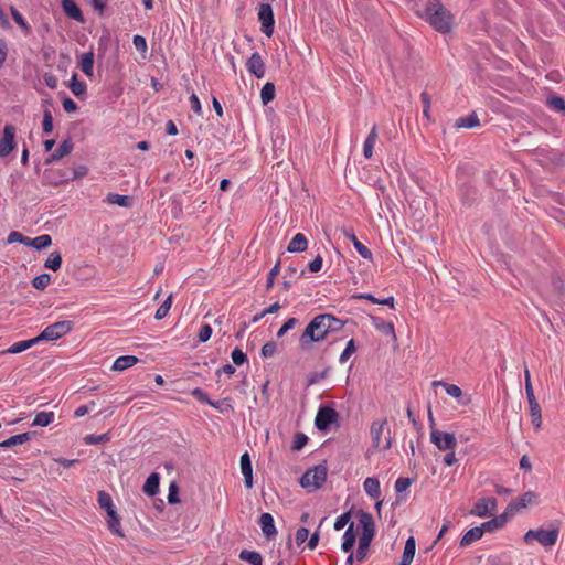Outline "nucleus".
Segmentation results:
<instances>
[{"label": "nucleus", "instance_id": "nucleus-57", "mask_svg": "<svg viewBox=\"0 0 565 565\" xmlns=\"http://www.w3.org/2000/svg\"><path fill=\"white\" fill-rule=\"evenodd\" d=\"M413 483V479L407 477H401L395 481V491L402 493L406 491Z\"/></svg>", "mask_w": 565, "mask_h": 565}, {"label": "nucleus", "instance_id": "nucleus-53", "mask_svg": "<svg viewBox=\"0 0 565 565\" xmlns=\"http://www.w3.org/2000/svg\"><path fill=\"white\" fill-rule=\"evenodd\" d=\"M10 11H11L12 19L15 21V23H18L26 33H30L31 28L25 22L22 14L14 7H11Z\"/></svg>", "mask_w": 565, "mask_h": 565}, {"label": "nucleus", "instance_id": "nucleus-1", "mask_svg": "<svg viewBox=\"0 0 565 565\" xmlns=\"http://www.w3.org/2000/svg\"><path fill=\"white\" fill-rule=\"evenodd\" d=\"M439 33L451 31L454 15L439 0H427L424 14L420 15Z\"/></svg>", "mask_w": 565, "mask_h": 565}, {"label": "nucleus", "instance_id": "nucleus-52", "mask_svg": "<svg viewBox=\"0 0 565 565\" xmlns=\"http://www.w3.org/2000/svg\"><path fill=\"white\" fill-rule=\"evenodd\" d=\"M433 384L434 385H443L446 388L447 394L450 395L451 397L458 398L462 395V391L458 385L447 384L441 381H439V382L435 381Z\"/></svg>", "mask_w": 565, "mask_h": 565}, {"label": "nucleus", "instance_id": "nucleus-22", "mask_svg": "<svg viewBox=\"0 0 565 565\" xmlns=\"http://www.w3.org/2000/svg\"><path fill=\"white\" fill-rule=\"evenodd\" d=\"M160 484V475L158 472H152L145 481L142 486V491L148 497H154L159 491Z\"/></svg>", "mask_w": 565, "mask_h": 565}, {"label": "nucleus", "instance_id": "nucleus-63", "mask_svg": "<svg viewBox=\"0 0 565 565\" xmlns=\"http://www.w3.org/2000/svg\"><path fill=\"white\" fill-rule=\"evenodd\" d=\"M277 350V344L275 341H269V342H266L263 347H262V355L264 358H271L275 352Z\"/></svg>", "mask_w": 565, "mask_h": 565}, {"label": "nucleus", "instance_id": "nucleus-9", "mask_svg": "<svg viewBox=\"0 0 565 565\" xmlns=\"http://www.w3.org/2000/svg\"><path fill=\"white\" fill-rule=\"evenodd\" d=\"M430 441L441 451L455 450L457 440L454 434L431 428Z\"/></svg>", "mask_w": 565, "mask_h": 565}, {"label": "nucleus", "instance_id": "nucleus-4", "mask_svg": "<svg viewBox=\"0 0 565 565\" xmlns=\"http://www.w3.org/2000/svg\"><path fill=\"white\" fill-rule=\"evenodd\" d=\"M328 476V469L323 465H317L308 469L300 478V484L305 489L317 490L322 487Z\"/></svg>", "mask_w": 565, "mask_h": 565}, {"label": "nucleus", "instance_id": "nucleus-40", "mask_svg": "<svg viewBox=\"0 0 565 565\" xmlns=\"http://www.w3.org/2000/svg\"><path fill=\"white\" fill-rule=\"evenodd\" d=\"M62 265V256L60 252H53L50 254L47 259L44 263V267L56 271L61 268Z\"/></svg>", "mask_w": 565, "mask_h": 565}, {"label": "nucleus", "instance_id": "nucleus-39", "mask_svg": "<svg viewBox=\"0 0 565 565\" xmlns=\"http://www.w3.org/2000/svg\"><path fill=\"white\" fill-rule=\"evenodd\" d=\"M54 419L53 412H40L35 415L32 426H49Z\"/></svg>", "mask_w": 565, "mask_h": 565}, {"label": "nucleus", "instance_id": "nucleus-50", "mask_svg": "<svg viewBox=\"0 0 565 565\" xmlns=\"http://www.w3.org/2000/svg\"><path fill=\"white\" fill-rule=\"evenodd\" d=\"M329 371H330V367L327 366L326 369H323L321 372H313V373H310L307 377L308 380V386H311L324 379L328 377L329 375Z\"/></svg>", "mask_w": 565, "mask_h": 565}, {"label": "nucleus", "instance_id": "nucleus-17", "mask_svg": "<svg viewBox=\"0 0 565 565\" xmlns=\"http://www.w3.org/2000/svg\"><path fill=\"white\" fill-rule=\"evenodd\" d=\"M241 469L244 476V483L247 489L253 487V466L248 452L241 456Z\"/></svg>", "mask_w": 565, "mask_h": 565}, {"label": "nucleus", "instance_id": "nucleus-32", "mask_svg": "<svg viewBox=\"0 0 565 565\" xmlns=\"http://www.w3.org/2000/svg\"><path fill=\"white\" fill-rule=\"evenodd\" d=\"M479 125H480V120L478 118V115L475 111L469 114L467 117H459L455 122L456 128H467V129L475 128Z\"/></svg>", "mask_w": 565, "mask_h": 565}, {"label": "nucleus", "instance_id": "nucleus-31", "mask_svg": "<svg viewBox=\"0 0 565 565\" xmlns=\"http://www.w3.org/2000/svg\"><path fill=\"white\" fill-rule=\"evenodd\" d=\"M363 488L372 499L377 500L381 497L380 481L376 478H366Z\"/></svg>", "mask_w": 565, "mask_h": 565}, {"label": "nucleus", "instance_id": "nucleus-42", "mask_svg": "<svg viewBox=\"0 0 565 565\" xmlns=\"http://www.w3.org/2000/svg\"><path fill=\"white\" fill-rule=\"evenodd\" d=\"M52 244V238L47 234L40 235L35 238H31L30 247H33L38 250L44 249Z\"/></svg>", "mask_w": 565, "mask_h": 565}, {"label": "nucleus", "instance_id": "nucleus-60", "mask_svg": "<svg viewBox=\"0 0 565 565\" xmlns=\"http://www.w3.org/2000/svg\"><path fill=\"white\" fill-rule=\"evenodd\" d=\"M231 356L233 363L238 366L247 361V355L239 348H235L232 351Z\"/></svg>", "mask_w": 565, "mask_h": 565}, {"label": "nucleus", "instance_id": "nucleus-26", "mask_svg": "<svg viewBox=\"0 0 565 565\" xmlns=\"http://www.w3.org/2000/svg\"><path fill=\"white\" fill-rule=\"evenodd\" d=\"M483 533H484V531L481 525L475 526V527L468 530L463 534V536L460 540L459 545L461 547L468 546V545L472 544L473 542L480 540L482 537Z\"/></svg>", "mask_w": 565, "mask_h": 565}, {"label": "nucleus", "instance_id": "nucleus-11", "mask_svg": "<svg viewBox=\"0 0 565 565\" xmlns=\"http://www.w3.org/2000/svg\"><path fill=\"white\" fill-rule=\"evenodd\" d=\"M15 127L13 125H6L3 128V137L0 140V157L9 156L15 148Z\"/></svg>", "mask_w": 565, "mask_h": 565}, {"label": "nucleus", "instance_id": "nucleus-20", "mask_svg": "<svg viewBox=\"0 0 565 565\" xmlns=\"http://www.w3.org/2000/svg\"><path fill=\"white\" fill-rule=\"evenodd\" d=\"M509 515H511V514L508 513V510L505 509V511L502 514L497 515V516H494L493 519H491V520H489L487 522H483L481 524V526H482L484 532H493V531L504 526V524L508 521Z\"/></svg>", "mask_w": 565, "mask_h": 565}, {"label": "nucleus", "instance_id": "nucleus-49", "mask_svg": "<svg viewBox=\"0 0 565 565\" xmlns=\"http://www.w3.org/2000/svg\"><path fill=\"white\" fill-rule=\"evenodd\" d=\"M171 305H172V295H169L168 298L163 301V303L157 309L154 318L157 320L163 319L168 315V312L171 308Z\"/></svg>", "mask_w": 565, "mask_h": 565}, {"label": "nucleus", "instance_id": "nucleus-43", "mask_svg": "<svg viewBox=\"0 0 565 565\" xmlns=\"http://www.w3.org/2000/svg\"><path fill=\"white\" fill-rule=\"evenodd\" d=\"M131 198L128 195H121L116 193H109L107 195V202L110 204H118L119 206L129 207L131 205Z\"/></svg>", "mask_w": 565, "mask_h": 565}, {"label": "nucleus", "instance_id": "nucleus-27", "mask_svg": "<svg viewBox=\"0 0 565 565\" xmlns=\"http://www.w3.org/2000/svg\"><path fill=\"white\" fill-rule=\"evenodd\" d=\"M107 526L108 529L116 535L124 537L125 534L122 532L121 525H120V516L117 514L116 510H110L107 513Z\"/></svg>", "mask_w": 565, "mask_h": 565}, {"label": "nucleus", "instance_id": "nucleus-55", "mask_svg": "<svg viewBox=\"0 0 565 565\" xmlns=\"http://www.w3.org/2000/svg\"><path fill=\"white\" fill-rule=\"evenodd\" d=\"M21 243L25 246H30L31 238L22 235L20 232L13 231L8 236V243Z\"/></svg>", "mask_w": 565, "mask_h": 565}, {"label": "nucleus", "instance_id": "nucleus-13", "mask_svg": "<svg viewBox=\"0 0 565 565\" xmlns=\"http://www.w3.org/2000/svg\"><path fill=\"white\" fill-rule=\"evenodd\" d=\"M537 494L533 491L525 492L519 500L512 501L508 504L507 510L508 513L513 515L514 513L519 512L522 509L527 508L529 505L533 504L536 500Z\"/></svg>", "mask_w": 565, "mask_h": 565}, {"label": "nucleus", "instance_id": "nucleus-3", "mask_svg": "<svg viewBox=\"0 0 565 565\" xmlns=\"http://www.w3.org/2000/svg\"><path fill=\"white\" fill-rule=\"evenodd\" d=\"M358 516L362 527V533L359 539L355 557L358 562H363L367 556L370 545L375 535V523L373 516L363 510L358 512Z\"/></svg>", "mask_w": 565, "mask_h": 565}, {"label": "nucleus", "instance_id": "nucleus-38", "mask_svg": "<svg viewBox=\"0 0 565 565\" xmlns=\"http://www.w3.org/2000/svg\"><path fill=\"white\" fill-rule=\"evenodd\" d=\"M97 502L99 508L105 510L106 513H108L110 510H115L111 497L104 490L98 491Z\"/></svg>", "mask_w": 565, "mask_h": 565}, {"label": "nucleus", "instance_id": "nucleus-61", "mask_svg": "<svg viewBox=\"0 0 565 565\" xmlns=\"http://www.w3.org/2000/svg\"><path fill=\"white\" fill-rule=\"evenodd\" d=\"M180 502L179 499V487L175 482H172L169 487V493H168V503L169 504H175Z\"/></svg>", "mask_w": 565, "mask_h": 565}, {"label": "nucleus", "instance_id": "nucleus-15", "mask_svg": "<svg viewBox=\"0 0 565 565\" xmlns=\"http://www.w3.org/2000/svg\"><path fill=\"white\" fill-rule=\"evenodd\" d=\"M259 525L262 527L263 534L267 540H273L276 534L277 530L274 524V518L270 513L265 512L259 516Z\"/></svg>", "mask_w": 565, "mask_h": 565}, {"label": "nucleus", "instance_id": "nucleus-19", "mask_svg": "<svg viewBox=\"0 0 565 565\" xmlns=\"http://www.w3.org/2000/svg\"><path fill=\"white\" fill-rule=\"evenodd\" d=\"M387 424V419L373 422L371 425L370 434L372 437V447L377 449L381 446V437L384 433V426Z\"/></svg>", "mask_w": 565, "mask_h": 565}, {"label": "nucleus", "instance_id": "nucleus-28", "mask_svg": "<svg viewBox=\"0 0 565 565\" xmlns=\"http://www.w3.org/2000/svg\"><path fill=\"white\" fill-rule=\"evenodd\" d=\"M344 235L352 242L354 248L364 259H372L371 250L358 239L353 232L344 231Z\"/></svg>", "mask_w": 565, "mask_h": 565}, {"label": "nucleus", "instance_id": "nucleus-24", "mask_svg": "<svg viewBox=\"0 0 565 565\" xmlns=\"http://www.w3.org/2000/svg\"><path fill=\"white\" fill-rule=\"evenodd\" d=\"M416 552V542L414 536L406 540L402 559L398 565H411Z\"/></svg>", "mask_w": 565, "mask_h": 565}, {"label": "nucleus", "instance_id": "nucleus-36", "mask_svg": "<svg viewBox=\"0 0 565 565\" xmlns=\"http://www.w3.org/2000/svg\"><path fill=\"white\" fill-rule=\"evenodd\" d=\"M79 67L85 75H87V76L93 75V67H94V53L93 52H86L82 55Z\"/></svg>", "mask_w": 565, "mask_h": 565}, {"label": "nucleus", "instance_id": "nucleus-10", "mask_svg": "<svg viewBox=\"0 0 565 565\" xmlns=\"http://www.w3.org/2000/svg\"><path fill=\"white\" fill-rule=\"evenodd\" d=\"M258 20L262 23V32L267 36H271L274 33V12L269 3H260L258 8Z\"/></svg>", "mask_w": 565, "mask_h": 565}, {"label": "nucleus", "instance_id": "nucleus-23", "mask_svg": "<svg viewBox=\"0 0 565 565\" xmlns=\"http://www.w3.org/2000/svg\"><path fill=\"white\" fill-rule=\"evenodd\" d=\"M373 327L382 332L385 335H391L394 340H396L394 324L392 322H386L382 318L372 316L371 317Z\"/></svg>", "mask_w": 565, "mask_h": 565}, {"label": "nucleus", "instance_id": "nucleus-51", "mask_svg": "<svg viewBox=\"0 0 565 565\" xmlns=\"http://www.w3.org/2000/svg\"><path fill=\"white\" fill-rule=\"evenodd\" d=\"M280 265L281 262L278 259L275 264V266L270 269V271L267 275V281H266V290H270L274 287L275 278L280 273Z\"/></svg>", "mask_w": 565, "mask_h": 565}, {"label": "nucleus", "instance_id": "nucleus-5", "mask_svg": "<svg viewBox=\"0 0 565 565\" xmlns=\"http://www.w3.org/2000/svg\"><path fill=\"white\" fill-rule=\"evenodd\" d=\"M558 534V529L545 530L540 527L537 530H529L523 539L526 544L537 540L543 546H552L557 542Z\"/></svg>", "mask_w": 565, "mask_h": 565}, {"label": "nucleus", "instance_id": "nucleus-16", "mask_svg": "<svg viewBox=\"0 0 565 565\" xmlns=\"http://www.w3.org/2000/svg\"><path fill=\"white\" fill-rule=\"evenodd\" d=\"M74 148V145L70 138L63 140L57 149L46 159L45 163L51 164L52 162L58 161L65 156L70 154Z\"/></svg>", "mask_w": 565, "mask_h": 565}, {"label": "nucleus", "instance_id": "nucleus-2", "mask_svg": "<svg viewBox=\"0 0 565 565\" xmlns=\"http://www.w3.org/2000/svg\"><path fill=\"white\" fill-rule=\"evenodd\" d=\"M322 313L313 317L308 326L305 328L299 338V348L302 351H310L313 344L324 341L328 335L327 322Z\"/></svg>", "mask_w": 565, "mask_h": 565}, {"label": "nucleus", "instance_id": "nucleus-12", "mask_svg": "<svg viewBox=\"0 0 565 565\" xmlns=\"http://www.w3.org/2000/svg\"><path fill=\"white\" fill-rule=\"evenodd\" d=\"M497 500L494 498H481L471 510V514L484 518L495 511Z\"/></svg>", "mask_w": 565, "mask_h": 565}, {"label": "nucleus", "instance_id": "nucleus-37", "mask_svg": "<svg viewBox=\"0 0 565 565\" xmlns=\"http://www.w3.org/2000/svg\"><path fill=\"white\" fill-rule=\"evenodd\" d=\"M38 342H39L38 337H35L33 339H30V340L19 341V342L13 343L7 350V352L8 353H12V354L20 353V352H23V351L30 349L31 347H33Z\"/></svg>", "mask_w": 565, "mask_h": 565}, {"label": "nucleus", "instance_id": "nucleus-21", "mask_svg": "<svg viewBox=\"0 0 565 565\" xmlns=\"http://www.w3.org/2000/svg\"><path fill=\"white\" fill-rule=\"evenodd\" d=\"M62 7L66 17L76 20L78 22H84V15L79 9V7L73 0H62Z\"/></svg>", "mask_w": 565, "mask_h": 565}, {"label": "nucleus", "instance_id": "nucleus-8", "mask_svg": "<svg viewBox=\"0 0 565 565\" xmlns=\"http://www.w3.org/2000/svg\"><path fill=\"white\" fill-rule=\"evenodd\" d=\"M339 418L338 412L329 406H321L316 415L315 425L318 430L327 431Z\"/></svg>", "mask_w": 565, "mask_h": 565}, {"label": "nucleus", "instance_id": "nucleus-25", "mask_svg": "<svg viewBox=\"0 0 565 565\" xmlns=\"http://www.w3.org/2000/svg\"><path fill=\"white\" fill-rule=\"evenodd\" d=\"M308 241L302 233L296 234L287 246L288 253H301L307 249Z\"/></svg>", "mask_w": 565, "mask_h": 565}, {"label": "nucleus", "instance_id": "nucleus-14", "mask_svg": "<svg viewBox=\"0 0 565 565\" xmlns=\"http://www.w3.org/2000/svg\"><path fill=\"white\" fill-rule=\"evenodd\" d=\"M247 70L257 78H263L265 75V64L258 52H254L246 63Z\"/></svg>", "mask_w": 565, "mask_h": 565}, {"label": "nucleus", "instance_id": "nucleus-48", "mask_svg": "<svg viewBox=\"0 0 565 565\" xmlns=\"http://www.w3.org/2000/svg\"><path fill=\"white\" fill-rule=\"evenodd\" d=\"M308 443V437L306 434L298 431L294 435L291 450L299 451L301 450Z\"/></svg>", "mask_w": 565, "mask_h": 565}, {"label": "nucleus", "instance_id": "nucleus-58", "mask_svg": "<svg viewBox=\"0 0 565 565\" xmlns=\"http://www.w3.org/2000/svg\"><path fill=\"white\" fill-rule=\"evenodd\" d=\"M43 131L45 134H51L53 130V117L49 109L43 111V122H42Z\"/></svg>", "mask_w": 565, "mask_h": 565}, {"label": "nucleus", "instance_id": "nucleus-30", "mask_svg": "<svg viewBox=\"0 0 565 565\" xmlns=\"http://www.w3.org/2000/svg\"><path fill=\"white\" fill-rule=\"evenodd\" d=\"M138 362V358L135 355H121L117 358L113 364L114 371H125L126 369L134 366Z\"/></svg>", "mask_w": 565, "mask_h": 565}, {"label": "nucleus", "instance_id": "nucleus-6", "mask_svg": "<svg viewBox=\"0 0 565 565\" xmlns=\"http://www.w3.org/2000/svg\"><path fill=\"white\" fill-rule=\"evenodd\" d=\"M73 322L70 320L57 321L47 326L39 335V342L42 340L54 341L71 332Z\"/></svg>", "mask_w": 565, "mask_h": 565}, {"label": "nucleus", "instance_id": "nucleus-29", "mask_svg": "<svg viewBox=\"0 0 565 565\" xmlns=\"http://www.w3.org/2000/svg\"><path fill=\"white\" fill-rule=\"evenodd\" d=\"M353 522L350 523L349 527L345 530L343 534V541L341 543V550L349 553L352 552V548L356 541V534L353 529Z\"/></svg>", "mask_w": 565, "mask_h": 565}, {"label": "nucleus", "instance_id": "nucleus-35", "mask_svg": "<svg viewBox=\"0 0 565 565\" xmlns=\"http://www.w3.org/2000/svg\"><path fill=\"white\" fill-rule=\"evenodd\" d=\"M239 559L249 563L250 565H263L262 555L256 551L243 550L238 555Z\"/></svg>", "mask_w": 565, "mask_h": 565}, {"label": "nucleus", "instance_id": "nucleus-44", "mask_svg": "<svg viewBox=\"0 0 565 565\" xmlns=\"http://www.w3.org/2000/svg\"><path fill=\"white\" fill-rule=\"evenodd\" d=\"M70 89L77 97H81L86 93V84L84 82H81L77 79L76 73L73 74V76H72V79L70 83Z\"/></svg>", "mask_w": 565, "mask_h": 565}, {"label": "nucleus", "instance_id": "nucleus-64", "mask_svg": "<svg viewBox=\"0 0 565 565\" xmlns=\"http://www.w3.org/2000/svg\"><path fill=\"white\" fill-rule=\"evenodd\" d=\"M212 335V328L210 324H203L199 331L198 338L200 342H206Z\"/></svg>", "mask_w": 565, "mask_h": 565}, {"label": "nucleus", "instance_id": "nucleus-33", "mask_svg": "<svg viewBox=\"0 0 565 565\" xmlns=\"http://www.w3.org/2000/svg\"><path fill=\"white\" fill-rule=\"evenodd\" d=\"M322 315L324 316L329 334L341 331L347 323V321L340 320L331 313Z\"/></svg>", "mask_w": 565, "mask_h": 565}, {"label": "nucleus", "instance_id": "nucleus-18", "mask_svg": "<svg viewBox=\"0 0 565 565\" xmlns=\"http://www.w3.org/2000/svg\"><path fill=\"white\" fill-rule=\"evenodd\" d=\"M36 435L35 431H26L9 437L8 439L0 443V447L10 448L13 446L22 445L31 440Z\"/></svg>", "mask_w": 565, "mask_h": 565}, {"label": "nucleus", "instance_id": "nucleus-45", "mask_svg": "<svg viewBox=\"0 0 565 565\" xmlns=\"http://www.w3.org/2000/svg\"><path fill=\"white\" fill-rule=\"evenodd\" d=\"M550 109L557 113H565V99L561 96H551L546 100Z\"/></svg>", "mask_w": 565, "mask_h": 565}, {"label": "nucleus", "instance_id": "nucleus-56", "mask_svg": "<svg viewBox=\"0 0 565 565\" xmlns=\"http://www.w3.org/2000/svg\"><path fill=\"white\" fill-rule=\"evenodd\" d=\"M420 99L423 103V115L429 120L430 119L431 97L427 92H423L420 94Z\"/></svg>", "mask_w": 565, "mask_h": 565}, {"label": "nucleus", "instance_id": "nucleus-54", "mask_svg": "<svg viewBox=\"0 0 565 565\" xmlns=\"http://www.w3.org/2000/svg\"><path fill=\"white\" fill-rule=\"evenodd\" d=\"M356 351L355 341L353 339L349 340L345 349L340 354V362L344 363L349 360V358Z\"/></svg>", "mask_w": 565, "mask_h": 565}, {"label": "nucleus", "instance_id": "nucleus-59", "mask_svg": "<svg viewBox=\"0 0 565 565\" xmlns=\"http://www.w3.org/2000/svg\"><path fill=\"white\" fill-rule=\"evenodd\" d=\"M299 322L297 318H289L278 330L277 337L282 338L289 330L295 328V326Z\"/></svg>", "mask_w": 565, "mask_h": 565}, {"label": "nucleus", "instance_id": "nucleus-47", "mask_svg": "<svg viewBox=\"0 0 565 565\" xmlns=\"http://www.w3.org/2000/svg\"><path fill=\"white\" fill-rule=\"evenodd\" d=\"M51 281V275L47 273L38 275L32 280V286L38 290H44Z\"/></svg>", "mask_w": 565, "mask_h": 565}, {"label": "nucleus", "instance_id": "nucleus-34", "mask_svg": "<svg viewBox=\"0 0 565 565\" xmlns=\"http://www.w3.org/2000/svg\"><path fill=\"white\" fill-rule=\"evenodd\" d=\"M376 139H377V129H376V126H373L365 139L364 147H363V154L365 158L369 159L372 157L373 148H374V143H375Z\"/></svg>", "mask_w": 565, "mask_h": 565}, {"label": "nucleus", "instance_id": "nucleus-7", "mask_svg": "<svg viewBox=\"0 0 565 565\" xmlns=\"http://www.w3.org/2000/svg\"><path fill=\"white\" fill-rule=\"evenodd\" d=\"M525 393L530 405L532 424L534 425L535 429H539L542 424L541 406L535 398L529 370H525Z\"/></svg>", "mask_w": 565, "mask_h": 565}, {"label": "nucleus", "instance_id": "nucleus-46", "mask_svg": "<svg viewBox=\"0 0 565 565\" xmlns=\"http://www.w3.org/2000/svg\"><path fill=\"white\" fill-rule=\"evenodd\" d=\"M110 440V434L109 433H105V434H102V435H94V434H90V435H87L84 437V441L86 445H97V444H105V443H108Z\"/></svg>", "mask_w": 565, "mask_h": 565}, {"label": "nucleus", "instance_id": "nucleus-41", "mask_svg": "<svg viewBox=\"0 0 565 565\" xmlns=\"http://www.w3.org/2000/svg\"><path fill=\"white\" fill-rule=\"evenodd\" d=\"M275 85L274 83H270V82H267L262 90H260V98H262V103L264 105H267L268 103H270L271 100H274L275 98Z\"/></svg>", "mask_w": 565, "mask_h": 565}, {"label": "nucleus", "instance_id": "nucleus-62", "mask_svg": "<svg viewBox=\"0 0 565 565\" xmlns=\"http://www.w3.org/2000/svg\"><path fill=\"white\" fill-rule=\"evenodd\" d=\"M191 395L196 398L199 402L201 403H204V404H212V401L210 399L209 395L201 388V387H195L192 392H191Z\"/></svg>", "mask_w": 565, "mask_h": 565}]
</instances>
